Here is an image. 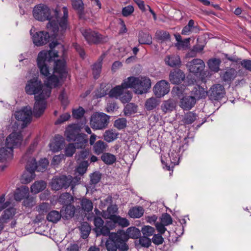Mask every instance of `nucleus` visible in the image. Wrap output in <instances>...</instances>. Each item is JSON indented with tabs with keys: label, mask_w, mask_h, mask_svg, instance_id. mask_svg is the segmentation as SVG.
I'll use <instances>...</instances> for the list:
<instances>
[{
	"label": "nucleus",
	"mask_w": 251,
	"mask_h": 251,
	"mask_svg": "<svg viewBox=\"0 0 251 251\" xmlns=\"http://www.w3.org/2000/svg\"><path fill=\"white\" fill-rule=\"evenodd\" d=\"M117 211L118 207L116 205H111L107 207L106 211L103 213L102 216L104 218L117 216L115 214L117 212Z\"/></svg>",
	"instance_id": "44"
},
{
	"label": "nucleus",
	"mask_w": 251,
	"mask_h": 251,
	"mask_svg": "<svg viewBox=\"0 0 251 251\" xmlns=\"http://www.w3.org/2000/svg\"><path fill=\"white\" fill-rule=\"evenodd\" d=\"M46 186L47 183L44 181H36L31 186V192L34 194H37L44 190Z\"/></svg>",
	"instance_id": "30"
},
{
	"label": "nucleus",
	"mask_w": 251,
	"mask_h": 251,
	"mask_svg": "<svg viewBox=\"0 0 251 251\" xmlns=\"http://www.w3.org/2000/svg\"><path fill=\"white\" fill-rule=\"evenodd\" d=\"M81 32L85 40L90 45L99 44L102 41L101 35L91 29H82Z\"/></svg>",
	"instance_id": "14"
},
{
	"label": "nucleus",
	"mask_w": 251,
	"mask_h": 251,
	"mask_svg": "<svg viewBox=\"0 0 251 251\" xmlns=\"http://www.w3.org/2000/svg\"><path fill=\"white\" fill-rule=\"evenodd\" d=\"M33 115L36 117L34 114V110L32 111L31 107L28 105L23 107L14 113L15 119L19 121L22 122L23 128L30 123Z\"/></svg>",
	"instance_id": "9"
},
{
	"label": "nucleus",
	"mask_w": 251,
	"mask_h": 251,
	"mask_svg": "<svg viewBox=\"0 0 251 251\" xmlns=\"http://www.w3.org/2000/svg\"><path fill=\"white\" fill-rule=\"evenodd\" d=\"M137 106L133 103L127 104L124 108V113L126 116L134 114L137 112Z\"/></svg>",
	"instance_id": "46"
},
{
	"label": "nucleus",
	"mask_w": 251,
	"mask_h": 251,
	"mask_svg": "<svg viewBox=\"0 0 251 251\" xmlns=\"http://www.w3.org/2000/svg\"><path fill=\"white\" fill-rule=\"evenodd\" d=\"M175 107V102L173 100L169 99L163 102L161 105V109L164 113H167L173 111Z\"/></svg>",
	"instance_id": "28"
},
{
	"label": "nucleus",
	"mask_w": 251,
	"mask_h": 251,
	"mask_svg": "<svg viewBox=\"0 0 251 251\" xmlns=\"http://www.w3.org/2000/svg\"><path fill=\"white\" fill-rule=\"evenodd\" d=\"M81 233V237L83 239L87 238L90 232L91 227L87 222H83L81 224V226L79 227Z\"/></svg>",
	"instance_id": "40"
},
{
	"label": "nucleus",
	"mask_w": 251,
	"mask_h": 251,
	"mask_svg": "<svg viewBox=\"0 0 251 251\" xmlns=\"http://www.w3.org/2000/svg\"><path fill=\"white\" fill-rule=\"evenodd\" d=\"M132 93L129 91H125L123 92L119 99L123 103H128L132 99Z\"/></svg>",
	"instance_id": "54"
},
{
	"label": "nucleus",
	"mask_w": 251,
	"mask_h": 251,
	"mask_svg": "<svg viewBox=\"0 0 251 251\" xmlns=\"http://www.w3.org/2000/svg\"><path fill=\"white\" fill-rule=\"evenodd\" d=\"M101 159L106 164L111 165L116 161V157L110 153H104L101 155Z\"/></svg>",
	"instance_id": "42"
},
{
	"label": "nucleus",
	"mask_w": 251,
	"mask_h": 251,
	"mask_svg": "<svg viewBox=\"0 0 251 251\" xmlns=\"http://www.w3.org/2000/svg\"><path fill=\"white\" fill-rule=\"evenodd\" d=\"M185 77V74L180 70H176L171 72L169 75L170 80L173 84L181 83L184 79Z\"/></svg>",
	"instance_id": "24"
},
{
	"label": "nucleus",
	"mask_w": 251,
	"mask_h": 251,
	"mask_svg": "<svg viewBox=\"0 0 251 251\" xmlns=\"http://www.w3.org/2000/svg\"><path fill=\"white\" fill-rule=\"evenodd\" d=\"M226 91L224 87L220 84L213 85L209 89L208 94L212 101H219L224 97Z\"/></svg>",
	"instance_id": "12"
},
{
	"label": "nucleus",
	"mask_w": 251,
	"mask_h": 251,
	"mask_svg": "<svg viewBox=\"0 0 251 251\" xmlns=\"http://www.w3.org/2000/svg\"><path fill=\"white\" fill-rule=\"evenodd\" d=\"M75 211V208L74 205L70 204L67 205L65 209L64 217L66 219H69L74 216Z\"/></svg>",
	"instance_id": "49"
},
{
	"label": "nucleus",
	"mask_w": 251,
	"mask_h": 251,
	"mask_svg": "<svg viewBox=\"0 0 251 251\" xmlns=\"http://www.w3.org/2000/svg\"><path fill=\"white\" fill-rule=\"evenodd\" d=\"M80 178L73 177L72 176H61L53 177L50 183L52 190L58 191L62 188H67L71 187V190L74 191L75 186L79 184Z\"/></svg>",
	"instance_id": "6"
},
{
	"label": "nucleus",
	"mask_w": 251,
	"mask_h": 251,
	"mask_svg": "<svg viewBox=\"0 0 251 251\" xmlns=\"http://www.w3.org/2000/svg\"><path fill=\"white\" fill-rule=\"evenodd\" d=\"M221 60L218 58H212L207 61V65L209 70L215 73L218 72L220 70Z\"/></svg>",
	"instance_id": "33"
},
{
	"label": "nucleus",
	"mask_w": 251,
	"mask_h": 251,
	"mask_svg": "<svg viewBox=\"0 0 251 251\" xmlns=\"http://www.w3.org/2000/svg\"><path fill=\"white\" fill-rule=\"evenodd\" d=\"M33 31H35L34 28L30 29V33L32 36L33 42L35 46H41L47 44L49 41L50 35L48 32L42 31L36 32L33 34Z\"/></svg>",
	"instance_id": "13"
},
{
	"label": "nucleus",
	"mask_w": 251,
	"mask_h": 251,
	"mask_svg": "<svg viewBox=\"0 0 251 251\" xmlns=\"http://www.w3.org/2000/svg\"><path fill=\"white\" fill-rule=\"evenodd\" d=\"M22 161L26 162L25 168L26 172H25L22 176V181L23 183H28L31 182L35 177V171H36L35 166H31L29 159Z\"/></svg>",
	"instance_id": "15"
},
{
	"label": "nucleus",
	"mask_w": 251,
	"mask_h": 251,
	"mask_svg": "<svg viewBox=\"0 0 251 251\" xmlns=\"http://www.w3.org/2000/svg\"><path fill=\"white\" fill-rule=\"evenodd\" d=\"M166 64L171 67H176L180 64V59L178 55H168L165 59Z\"/></svg>",
	"instance_id": "32"
},
{
	"label": "nucleus",
	"mask_w": 251,
	"mask_h": 251,
	"mask_svg": "<svg viewBox=\"0 0 251 251\" xmlns=\"http://www.w3.org/2000/svg\"><path fill=\"white\" fill-rule=\"evenodd\" d=\"M36 146L37 143L35 142L30 145L25 154L23 155V160H26L29 159L31 166H35L36 170L39 172H44L48 167L49 161L47 159L43 158L39 161L37 164L35 158L32 155Z\"/></svg>",
	"instance_id": "7"
},
{
	"label": "nucleus",
	"mask_w": 251,
	"mask_h": 251,
	"mask_svg": "<svg viewBox=\"0 0 251 251\" xmlns=\"http://www.w3.org/2000/svg\"><path fill=\"white\" fill-rule=\"evenodd\" d=\"M117 135L118 134L115 131L112 130H108L104 132L103 137L106 141L111 142L117 139Z\"/></svg>",
	"instance_id": "47"
},
{
	"label": "nucleus",
	"mask_w": 251,
	"mask_h": 251,
	"mask_svg": "<svg viewBox=\"0 0 251 251\" xmlns=\"http://www.w3.org/2000/svg\"><path fill=\"white\" fill-rule=\"evenodd\" d=\"M170 91V84L166 80H162L157 82L153 87L155 96L160 98L168 94Z\"/></svg>",
	"instance_id": "17"
},
{
	"label": "nucleus",
	"mask_w": 251,
	"mask_h": 251,
	"mask_svg": "<svg viewBox=\"0 0 251 251\" xmlns=\"http://www.w3.org/2000/svg\"><path fill=\"white\" fill-rule=\"evenodd\" d=\"M114 217H115V216H112V217L104 218L105 219H108V220L106 221L105 225V226H107V228L109 229L108 235H110L111 233L110 232V230L111 229H114L117 226V224L116 222L114 221Z\"/></svg>",
	"instance_id": "56"
},
{
	"label": "nucleus",
	"mask_w": 251,
	"mask_h": 251,
	"mask_svg": "<svg viewBox=\"0 0 251 251\" xmlns=\"http://www.w3.org/2000/svg\"><path fill=\"white\" fill-rule=\"evenodd\" d=\"M50 50L41 51L37 58V64L41 74L48 77L46 84H43L37 77H35L28 80L25 86L27 94L35 95L34 114L36 118L42 115L46 109L47 100L50 95L51 86H58L60 80H63L68 76L66 62L64 59H58L54 62L53 74L51 75L52 70L50 67V63L58 56V51L55 49H60L63 54L65 49L57 41L50 43Z\"/></svg>",
	"instance_id": "1"
},
{
	"label": "nucleus",
	"mask_w": 251,
	"mask_h": 251,
	"mask_svg": "<svg viewBox=\"0 0 251 251\" xmlns=\"http://www.w3.org/2000/svg\"><path fill=\"white\" fill-rule=\"evenodd\" d=\"M85 113L84 109L82 107H79L77 109H73L72 111L73 116L77 119L83 116Z\"/></svg>",
	"instance_id": "62"
},
{
	"label": "nucleus",
	"mask_w": 251,
	"mask_h": 251,
	"mask_svg": "<svg viewBox=\"0 0 251 251\" xmlns=\"http://www.w3.org/2000/svg\"><path fill=\"white\" fill-rule=\"evenodd\" d=\"M159 103V100L154 97L147 100L145 106L148 110H152L155 108Z\"/></svg>",
	"instance_id": "38"
},
{
	"label": "nucleus",
	"mask_w": 251,
	"mask_h": 251,
	"mask_svg": "<svg viewBox=\"0 0 251 251\" xmlns=\"http://www.w3.org/2000/svg\"><path fill=\"white\" fill-rule=\"evenodd\" d=\"M114 220L116 222L117 225L122 227H127L129 225V221L125 218H122L120 216H115Z\"/></svg>",
	"instance_id": "51"
},
{
	"label": "nucleus",
	"mask_w": 251,
	"mask_h": 251,
	"mask_svg": "<svg viewBox=\"0 0 251 251\" xmlns=\"http://www.w3.org/2000/svg\"><path fill=\"white\" fill-rule=\"evenodd\" d=\"M63 16L59 18L58 11L56 9L51 10L49 6L43 3L36 5L32 11L34 18L39 21H49L47 28L53 32L55 38L61 35L67 27L68 9L63 7Z\"/></svg>",
	"instance_id": "2"
},
{
	"label": "nucleus",
	"mask_w": 251,
	"mask_h": 251,
	"mask_svg": "<svg viewBox=\"0 0 251 251\" xmlns=\"http://www.w3.org/2000/svg\"><path fill=\"white\" fill-rule=\"evenodd\" d=\"M64 143V138L60 135H56L50 144V148L53 152L59 151Z\"/></svg>",
	"instance_id": "23"
},
{
	"label": "nucleus",
	"mask_w": 251,
	"mask_h": 251,
	"mask_svg": "<svg viewBox=\"0 0 251 251\" xmlns=\"http://www.w3.org/2000/svg\"><path fill=\"white\" fill-rule=\"evenodd\" d=\"M94 224L95 226L94 230L97 236L100 235L107 236L108 235L109 229L107 226H105L104 221L101 218L95 217L94 219Z\"/></svg>",
	"instance_id": "16"
},
{
	"label": "nucleus",
	"mask_w": 251,
	"mask_h": 251,
	"mask_svg": "<svg viewBox=\"0 0 251 251\" xmlns=\"http://www.w3.org/2000/svg\"><path fill=\"white\" fill-rule=\"evenodd\" d=\"M141 232L143 236L148 237L152 236L154 232V228L150 226H144L141 228Z\"/></svg>",
	"instance_id": "52"
},
{
	"label": "nucleus",
	"mask_w": 251,
	"mask_h": 251,
	"mask_svg": "<svg viewBox=\"0 0 251 251\" xmlns=\"http://www.w3.org/2000/svg\"><path fill=\"white\" fill-rule=\"evenodd\" d=\"M88 165L89 164L87 161L81 162L76 168L75 172L80 175H83L86 173Z\"/></svg>",
	"instance_id": "50"
},
{
	"label": "nucleus",
	"mask_w": 251,
	"mask_h": 251,
	"mask_svg": "<svg viewBox=\"0 0 251 251\" xmlns=\"http://www.w3.org/2000/svg\"><path fill=\"white\" fill-rule=\"evenodd\" d=\"M127 84L128 83L126 81V78L121 85L116 86L110 90L108 93L109 97L116 99H119L124 90L129 88V87H127Z\"/></svg>",
	"instance_id": "19"
},
{
	"label": "nucleus",
	"mask_w": 251,
	"mask_h": 251,
	"mask_svg": "<svg viewBox=\"0 0 251 251\" xmlns=\"http://www.w3.org/2000/svg\"><path fill=\"white\" fill-rule=\"evenodd\" d=\"M156 38L161 41L169 40L170 39V35L168 32L164 30H158L155 33Z\"/></svg>",
	"instance_id": "48"
},
{
	"label": "nucleus",
	"mask_w": 251,
	"mask_h": 251,
	"mask_svg": "<svg viewBox=\"0 0 251 251\" xmlns=\"http://www.w3.org/2000/svg\"><path fill=\"white\" fill-rule=\"evenodd\" d=\"M190 38H186L183 40H181L180 42H177L175 44V46L178 49H186L189 47Z\"/></svg>",
	"instance_id": "57"
},
{
	"label": "nucleus",
	"mask_w": 251,
	"mask_h": 251,
	"mask_svg": "<svg viewBox=\"0 0 251 251\" xmlns=\"http://www.w3.org/2000/svg\"><path fill=\"white\" fill-rule=\"evenodd\" d=\"M138 40L140 44L150 45L152 43L151 36L149 33L143 32L139 33Z\"/></svg>",
	"instance_id": "39"
},
{
	"label": "nucleus",
	"mask_w": 251,
	"mask_h": 251,
	"mask_svg": "<svg viewBox=\"0 0 251 251\" xmlns=\"http://www.w3.org/2000/svg\"><path fill=\"white\" fill-rule=\"evenodd\" d=\"M197 118V115L193 112H189L186 113L182 119L183 122L185 124H191Z\"/></svg>",
	"instance_id": "41"
},
{
	"label": "nucleus",
	"mask_w": 251,
	"mask_h": 251,
	"mask_svg": "<svg viewBox=\"0 0 251 251\" xmlns=\"http://www.w3.org/2000/svg\"><path fill=\"white\" fill-rule=\"evenodd\" d=\"M109 120V117L106 114L96 112L92 115L90 124L94 129H103L107 127Z\"/></svg>",
	"instance_id": "8"
},
{
	"label": "nucleus",
	"mask_w": 251,
	"mask_h": 251,
	"mask_svg": "<svg viewBox=\"0 0 251 251\" xmlns=\"http://www.w3.org/2000/svg\"><path fill=\"white\" fill-rule=\"evenodd\" d=\"M126 81L127 87L134 89V92L138 95L147 93L151 86V79L146 76H129L126 78Z\"/></svg>",
	"instance_id": "4"
},
{
	"label": "nucleus",
	"mask_w": 251,
	"mask_h": 251,
	"mask_svg": "<svg viewBox=\"0 0 251 251\" xmlns=\"http://www.w3.org/2000/svg\"><path fill=\"white\" fill-rule=\"evenodd\" d=\"M196 100L194 97L185 96L180 100V106L185 110L191 109L196 104Z\"/></svg>",
	"instance_id": "22"
},
{
	"label": "nucleus",
	"mask_w": 251,
	"mask_h": 251,
	"mask_svg": "<svg viewBox=\"0 0 251 251\" xmlns=\"http://www.w3.org/2000/svg\"><path fill=\"white\" fill-rule=\"evenodd\" d=\"M13 158V151L11 148L6 146L0 148V162L6 163Z\"/></svg>",
	"instance_id": "20"
},
{
	"label": "nucleus",
	"mask_w": 251,
	"mask_h": 251,
	"mask_svg": "<svg viewBox=\"0 0 251 251\" xmlns=\"http://www.w3.org/2000/svg\"><path fill=\"white\" fill-rule=\"evenodd\" d=\"M237 71L233 68L227 69L222 75V78L224 81L231 82L237 76Z\"/></svg>",
	"instance_id": "29"
},
{
	"label": "nucleus",
	"mask_w": 251,
	"mask_h": 251,
	"mask_svg": "<svg viewBox=\"0 0 251 251\" xmlns=\"http://www.w3.org/2000/svg\"><path fill=\"white\" fill-rule=\"evenodd\" d=\"M173 220L170 216L168 213H164L160 217V223L164 224L165 226H169L172 224Z\"/></svg>",
	"instance_id": "60"
},
{
	"label": "nucleus",
	"mask_w": 251,
	"mask_h": 251,
	"mask_svg": "<svg viewBox=\"0 0 251 251\" xmlns=\"http://www.w3.org/2000/svg\"><path fill=\"white\" fill-rule=\"evenodd\" d=\"M144 213V209L141 206H135L130 209L128 211L129 216L132 218H139Z\"/></svg>",
	"instance_id": "31"
},
{
	"label": "nucleus",
	"mask_w": 251,
	"mask_h": 251,
	"mask_svg": "<svg viewBox=\"0 0 251 251\" xmlns=\"http://www.w3.org/2000/svg\"><path fill=\"white\" fill-rule=\"evenodd\" d=\"M151 240L147 236H141L139 239V244L142 247L149 248L151 245Z\"/></svg>",
	"instance_id": "61"
},
{
	"label": "nucleus",
	"mask_w": 251,
	"mask_h": 251,
	"mask_svg": "<svg viewBox=\"0 0 251 251\" xmlns=\"http://www.w3.org/2000/svg\"><path fill=\"white\" fill-rule=\"evenodd\" d=\"M76 147L73 143H69L65 148V154L68 157H71L75 152Z\"/></svg>",
	"instance_id": "53"
},
{
	"label": "nucleus",
	"mask_w": 251,
	"mask_h": 251,
	"mask_svg": "<svg viewBox=\"0 0 251 251\" xmlns=\"http://www.w3.org/2000/svg\"><path fill=\"white\" fill-rule=\"evenodd\" d=\"M134 7L130 5L124 7L122 9V14L125 17H127L134 12Z\"/></svg>",
	"instance_id": "64"
},
{
	"label": "nucleus",
	"mask_w": 251,
	"mask_h": 251,
	"mask_svg": "<svg viewBox=\"0 0 251 251\" xmlns=\"http://www.w3.org/2000/svg\"><path fill=\"white\" fill-rule=\"evenodd\" d=\"M81 206L82 210L86 212L92 211L93 208V204L92 201L87 199H82Z\"/></svg>",
	"instance_id": "45"
},
{
	"label": "nucleus",
	"mask_w": 251,
	"mask_h": 251,
	"mask_svg": "<svg viewBox=\"0 0 251 251\" xmlns=\"http://www.w3.org/2000/svg\"><path fill=\"white\" fill-rule=\"evenodd\" d=\"M102 59V57H100L92 66L93 74L95 79L99 77L101 72Z\"/></svg>",
	"instance_id": "37"
},
{
	"label": "nucleus",
	"mask_w": 251,
	"mask_h": 251,
	"mask_svg": "<svg viewBox=\"0 0 251 251\" xmlns=\"http://www.w3.org/2000/svg\"><path fill=\"white\" fill-rule=\"evenodd\" d=\"M90 177L91 183L96 184L100 180L101 174L99 172H96L91 174Z\"/></svg>",
	"instance_id": "63"
},
{
	"label": "nucleus",
	"mask_w": 251,
	"mask_h": 251,
	"mask_svg": "<svg viewBox=\"0 0 251 251\" xmlns=\"http://www.w3.org/2000/svg\"><path fill=\"white\" fill-rule=\"evenodd\" d=\"M50 208V204L46 202H44L36 207V210L42 215L47 213Z\"/></svg>",
	"instance_id": "59"
},
{
	"label": "nucleus",
	"mask_w": 251,
	"mask_h": 251,
	"mask_svg": "<svg viewBox=\"0 0 251 251\" xmlns=\"http://www.w3.org/2000/svg\"><path fill=\"white\" fill-rule=\"evenodd\" d=\"M74 201L73 196L69 193H64L60 195L58 201L64 205L70 204Z\"/></svg>",
	"instance_id": "35"
},
{
	"label": "nucleus",
	"mask_w": 251,
	"mask_h": 251,
	"mask_svg": "<svg viewBox=\"0 0 251 251\" xmlns=\"http://www.w3.org/2000/svg\"><path fill=\"white\" fill-rule=\"evenodd\" d=\"M187 67L191 73L196 74L201 73L204 70L205 63L201 59L197 58L188 62Z\"/></svg>",
	"instance_id": "18"
},
{
	"label": "nucleus",
	"mask_w": 251,
	"mask_h": 251,
	"mask_svg": "<svg viewBox=\"0 0 251 251\" xmlns=\"http://www.w3.org/2000/svg\"><path fill=\"white\" fill-rule=\"evenodd\" d=\"M181 149L180 145H176V143H173L172 146V149L168 153L170 157V161L172 163V166L165 165V168L168 171H170L172 168L176 165H178L179 160L180 159V151Z\"/></svg>",
	"instance_id": "11"
},
{
	"label": "nucleus",
	"mask_w": 251,
	"mask_h": 251,
	"mask_svg": "<svg viewBox=\"0 0 251 251\" xmlns=\"http://www.w3.org/2000/svg\"><path fill=\"white\" fill-rule=\"evenodd\" d=\"M81 127L78 124H71L66 128L65 136L68 142H74L77 149L85 148L87 145L88 139L87 135L80 133Z\"/></svg>",
	"instance_id": "3"
},
{
	"label": "nucleus",
	"mask_w": 251,
	"mask_h": 251,
	"mask_svg": "<svg viewBox=\"0 0 251 251\" xmlns=\"http://www.w3.org/2000/svg\"><path fill=\"white\" fill-rule=\"evenodd\" d=\"M61 217L60 212L56 210H52L48 214L47 219L50 222L56 223L61 219Z\"/></svg>",
	"instance_id": "36"
},
{
	"label": "nucleus",
	"mask_w": 251,
	"mask_h": 251,
	"mask_svg": "<svg viewBox=\"0 0 251 251\" xmlns=\"http://www.w3.org/2000/svg\"><path fill=\"white\" fill-rule=\"evenodd\" d=\"M16 213V209L13 207H10L5 209L0 217V221L4 224L8 223Z\"/></svg>",
	"instance_id": "27"
},
{
	"label": "nucleus",
	"mask_w": 251,
	"mask_h": 251,
	"mask_svg": "<svg viewBox=\"0 0 251 251\" xmlns=\"http://www.w3.org/2000/svg\"><path fill=\"white\" fill-rule=\"evenodd\" d=\"M91 152L90 150L85 149L78 152L75 155V158L77 160L80 161L88 158L90 155Z\"/></svg>",
	"instance_id": "55"
},
{
	"label": "nucleus",
	"mask_w": 251,
	"mask_h": 251,
	"mask_svg": "<svg viewBox=\"0 0 251 251\" xmlns=\"http://www.w3.org/2000/svg\"><path fill=\"white\" fill-rule=\"evenodd\" d=\"M107 144L102 140L98 141L93 146V150L96 154L99 155L106 150Z\"/></svg>",
	"instance_id": "34"
},
{
	"label": "nucleus",
	"mask_w": 251,
	"mask_h": 251,
	"mask_svg": "<svg viewBox=\"0 0 251 251\" xmlns=\"http://www.w3.org/2000/svg\"><path fill=\"white\" fill-rule=\"evenodd\" d=\"M189 87H191L192 86H189ZM188 89L191 90L192 94L194 95L193 97L196 99H204L208 94V92L206 90L198 85L193 86V88H189Z\"/></svg>",
	"instance_id": "25"
},
{
	"label": "nucleus",
	"mask_w": 251,
	"mask_h": 251,
	"mask_svg": "<svg viewBox=\"0 0 251 251\" xmlns=\"http://www.w3.org/2000/svg\"><path fill=\"white\" fill-rule=\"evenodd\" d=\"M23 141V136L22 131L17 129L14 130L5 139L4 145L11 148L13 150L14 148H18L21 146Z\"/></svg>",
	"instance_id": "10"
},
{
	"label": "nucleus",
	"mask_w": 251,
	"mask_h": 251,
	"mask_svg": "<svg viewBox=\"0 0 251 251\" xmlns=\"http://www.w3.org/2000/svg\"><path fill=\"white\" fill-rule=\"evenodd\" d=\"M29 188L25 186H22L16 189L15 191L14 197L16 201H21L25 200L29 196Z\"/></svg>",
	"instance_id": "26"
},
{
	"label": "nucleus",
	"mask_w": 251,
	"mask_h": 251,
	"mask_svg": "<svg viewBox=\"0 0 251 251\" xmlns=\"http://www.w3.org/2000/svg\"><path fill=\"white\" fill-rule=\"evenodd\" d=\"M72 5L74 9L77 11L80 14L83 13L84 3L82 0H71Z\"/></svg>",
	"instance_id": "43"
},
{
	"label": "nucleus",
	"mask_w": 251,
	"mask_h": 251,
	"mask_svg": "<svg viewBox=\"0 0 251 251\" xmlns=\"http://www.w3.org/2000/svg\"><path fill=\"white\" fill-rule=\"evenodd\" d=\"M118 232L120 235H123V234H125V237L126 238V243H127L129 238L132 239H137L140 235V230L138 228L133 226L129 227L127 228L126 232L122 230H119Z\"/></svg>",
	"instance_id": "21"
},
{
	"label": "nucleus",
	"mask_w": 251,
	"mask_h": 251,
	"mask_svg": "<svg viewBox=\"0 0 251 251\" xmlns=\"http://www.w3.org/2000/svg\"><path fill=\"white\" fill-rule=\"evenodd\" d=\"M108 238L105 242V247L107 251H127L128 246L126 243L125 234L120 235L117 232H111L108 235Z\"/></svg>",
	"instance_id": "5"
},
{
	"label": "nucleus",
	"mask_w": 251,
	"mask_h": 251,
	"mask_svg": "<svg viewBox=\"0 0 251 251\" xmlns=\"http://www.w3.org/2000/svg\"><path fill=\"white\" fill-rule=\"evenodd\" d=\"M127 124V121L126 118H119L115 121L114 126L119 129L125 128Z\"/></svg>",
	"instance_id": "58"
}]
</instances>
